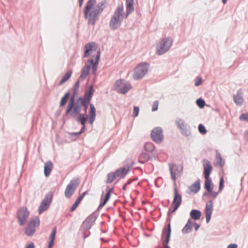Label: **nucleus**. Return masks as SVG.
<instances>
[{"label": "nucleus", "instance_id": "nucleus-1", "mask_svg": "<svg viewBox=\"0 0 248 248\" xmlns=\"http://www.w3.org/2000/svg\"><path fill=\"white\" fill-rule=\"evenodd\" d=\"M96 0H89L83 10L84 17L88 19L89 25L94 26L99 18V15L92 10Z\"/></svg>", "mask_w": 248, "mask_h": 248}, {"label": "nucleus", "instance_id": "nucleus-2", "mask_svg": "<svg viewBox=\"0 0 248 248\" xmlns=\"http://www.w3.org/2000/svg\"><path fill=\"white\" fill-rule=\"evenodd\" d=\"M124 14L123 5H118L109 21V26L111 30H114L121 25Z\"/></svg>", "mask_w": 248, "mask_h": 248}, {"label": "nucleus", "instance_id": "nucleus-3", "mask_svg": "<svg viewBox=\"0 0 248 248\" xmlns=\"http://www.w3.org/2000/svg\"><path fill=\"white\" fill-rule=\"evenodd\" d=\"M74 95H72L70 98L69 102L67 106L65 111V115L70 114L71 116L73 117L76 115H79L81 110V104L78 98L75 102Z\"/></svg>", "mask_w": 248, "mask_h": 248}, {"label": "nucleus", "instance_id": "nucleus-4", "mask_svg": "<svg viewBox=\"0 0 248 248\" xmlns=\"http://www.w3.org/2000/svg\"><path fill=\"white\" fill-rule=\"evenodd\" d=\"M172 39L170 37L163 39L156 46V53L162 55L169 50L172 44Z\"/></svg>", "mask_w": 248, "mask_h": 248}, {"label": "nucleus", "instance_id": "nucleus-5", "mask_svg": "<svg viewBox=\"0 0 248 248\" xmlns=\"http://www.w3.org/2000/svg\"><path fill=\"white\" fill-rule=\"evenodd\" d=\"M148 70L149 64L147 63H140L135 69L133 78L136 80L142 78L147 73Z\"/></svg>", "mask_w": 248, "mask_h": 248}, {"label": "nucleus", "instance_id": "nucleus-6", "mask_svg": "<svg viewBox=\"0 0 248 248\" xmlns=\"http://www.w3.org/2000/svg\"><path fill=\"white\" fill-rule=\"evenodd\" d=\"M115 87L118 93L125 94L132 88V86L129 82L121 79L115 82Z\"/></svg>", "mask_w": 248, "mask_h": 248}, {"label": "nucleus", "instance_id": "nucleus-7", "mask_svg": "<svg viewBox=\"0 0 248 248\" xmlns=\"http://www.w3.org/2000/svg\"><path fill=\"white\" fill-rule=\"evenodd\" d=\"M80 183V180L78 178L72 179L69 184L66 186L64 191V195L66 198H70L74 194L77 187Z\"/></svg>", "mask_w": 248, "mask_h": 248}, {"label": "nucleus", "instance_id": "nucleus-8", "mask_svg": "<svg viewBox=\"0 0 248 248\" xmlns=\"http://www.w3.org/2000/svg\"><path fill=\"white\" fill-rule=\"evenodd\" d=\"M52 200V194L51 193H48L45 195V198L40 203L38 208V212L40 215L49 208Z\"/></svg>", "mask_w": 248, "mask_h": 248}, {"label": "nucleus", "instance_id": "nucleus-9", "mask_svg": "<svg viewBox=\"0 0 248 248\" xmlns=\"http://www.w3.org/2000/svg\"><path fill=\"white\" fill-rule=\"evenodd\" d=\"M169 170L170 171L171 178L175 183L177 177L180 176L183 171V167L180 165H176L173 163L169 164Z\"/></svg>", "mask_w": 248, "mask_h": 248}, {"label": "nucleus", "instance_id": "nucleus-10", "mask_svg": "<svg viewBox=\"0 0 248 248\" xmlns=\"http://www.w3.org/2000/svg\"><path fill=\"white\" fill-rule=\"evenodd\" d=\"M176 124L177 127L180 129L181 134L186 137H188L191 134L190 127L184 120L180 118H177Z\"/></svg>", "mask_w": 248, "mask_h": 248}, {"label": "nucleus", "instance_id": "nucleus-11", "mask_svg": "<svg viewBox=\"0 0 248 248\" xmlns=\"http://www.w3.org/2000/svg\"><path fill=\"white\" fill-rule=\"evenodd\" d=\"M151 136L153 141L157 143L162 142L164 136L161 127H156L153 129L151 133Z\"/></svg>", "mask_w": 248, "mask_h": 248}, {"label": "nucleus", "instance_id": "nucleus-12", "mask_svg": "<svg viewBox=\"0 0 248 248\" xmlns=\"http://www.w3.org/2000/svg\"><path fill=\"white\" fill-rule=\"evenodd\" d=\"M39 224L40 221L38 218L31 220L25 228V233L27 236H32L35 232V227L39 226Z\"/></svg>", "mask_w": 248, "mask_h": 248}, {"label": "nucleus", "instance_id": "nucleus-13", "mask_svg": "<svg viewBox=\"0 0 248 248\" xmlns=\"http://www.w3.org/2000/svg\"><path fill=\"white\" fill-rule=\"evenodd\" d=\"M29 216V212L26 207H21L17 212V217L19 224L23 225Z\"/></svg>", "mask_w": 248, "mask_h": 248}, {"label": "nucleus", "instance_id": "nucleus-14", "mask_svg": "<svg viewBox=\"0 0 248 248\" xmlns=\"http://www.w3.org/2000/svg\"><path fill=\"white\" fill-rule=\"evenodd\" d=\"M171 232L170 224H168L167 229H164L162 234V244L164 248H170L168 246Z\"/></svg>", "mask_w": 248, "mask_h": 248}, {"label": "nucleus", "instance_id": "nucleus-15", "mask_svg": "<svg viewBox=\"0 0 248 248\" xmlns=\"http://www.w3.org/2000/svg\"><path fill=\"white\" fill-rule=\"evenodd\" d=\"M203 167V174L204 177L210 176V173L212 171L213 167L211 163L207 159H204L202 160Z\"/></svg>", "mask_w": 248, "mask_h": 248}, {"label": "nucleus", "instance_id": "nucleus-16", "mask_svg": "<svg viewBox=\"0 0 248 248\" xmlns=\"http://www.w3.org/2000/svg\"><path fill=\"white\" fill-rule=\"evenodd\" d=\"M100 51L99 50L97 52V54L95 58V62H94V60L93 58L89 59L88 61V63L91 64V67L92 66V71L93 74H95L97 71V65L98 64V61L100 59Z\"/></svg>", "mask_w": 248, "mask_h": 248}, {"label": "nucleus", "instance_id": "nucleus-17", "mask_svg": "<svg viewBox=\"0 0 248 248\" xmlns=\"http://www.w3.org/2000/svg\"><path fill=\"white\" fill-rule=\"evenodd\" d=\"M144 150L145 151L151 155V157L155 158L157 156V151L153 143L151 142L146 143L144 145Z\"/></svg>", "mask_w": 248, "mask_h": 248}, {"label": "nucleus", "instance_id": "nucleus-18", "mask_svg": "<svg viewBox=\"0 0 248 248\" xmlns=\"http://www.w3.org/2000/svg\"><path fill=\"white\" fill-rule=\"evenodd\" d=\"M213 202L211 200L209 201L206 205L205 207V217H206V221L207 223H208L211 217V215L212 214V211L213 210Z\"/></svg>", "mask_w": 248, "mask_h": 248}, {"label": "nucleus", "instance_id": "nucleus-19", "mask_svg": "<svg viewBox=\"0 0 248 248\" xmlns=\"http://www.w3.org/2000/svg\"><path fill=\"white\" fill-rule=\"evenodd\" d=\"M234 102L238 106H241L243 102V92L241 89L237 91L236 94L233 96Z\"/></svg>", "mask_w": 248, "mask_h": 248}, {"label": "nucleus", "instance_id": "nucleus-20", "mask_svg": "<svg viewBox=\"0 0 248 248\" xmlns=\"http://www.w3.org/2000/svg\"><path fill=\"white\" fill-rule=\"evenodd\" d=\"M182 202V196L177 192V189H174V199L172 205H175V208L179 207Z\"/></svg>", "mask_w": 248, "mask_h": 248}, {"label": "nucleus", "instance_id": "nucleus-21", "mask_svg": "<svg viewBox=\"0 0 248 248\" xmlns=\"http://www.w3.org/2000/svg\"><path fill=\"white\" fill-rule=\"evenodd\" d=\"M94 92V90L93 85H90L89 90L85 91L84 97H82V99L84 100L85 101L90 102Z\"/></svg>", "mask_w": 248, "mask_h": 248}, {"label": "nucleus", "instance_id": "nucleus-22", "mask_svg": "<svg viewBox=\"0 0 248 248\" xmlns=\"http://www.w3.org/2000/svg\"><path fill=\"white\" fill-rule=\"evenodd\" d=\"M95 45L93 42H90L86 44L84 46V57L87 58L89 57L93 52V46Z\"/></svg>", "mask_w": 248, "mask_h": 248}, {"label": "nucleus", "instance_id": "nucleus-23", "mask_svg": "<svg viewBox=\"0 0 248 248\" xmlns=\"http://www.w3.org/2000/svg\"><path fill=\"white\" fill-rule=\"evenodd\" d=\"M112 189H108L104 199H103V196L104 195V192H103L101 196V199L100 200V203L98 208V209L102 208L106 204V203L109 199L110 193L111 192H112Z\"/></svg>", "mask_w": 248, "mask_h": 248}, {"label": "nucleus", "instance_id": "nucleus-24", "mask_svg": "<svg viewBox=\"0 0 248 248\" xmlns=\"http://www.w3.org/2000/svg\"><path fill=\"white\" fill-rule=\"evenodd\" d=\"M106 1L105 0H103L98 3L95 7L92 9V10L99 15L104 10L106 7Z\"/></svg>", "mask_w": 248, "mask_h": 248}, {"label": "nucleus", "instance_id": "nucleus-25", "mask_svg": "<svg viewBox=\"0 0 248 248\" xmlns=\"http://www.w3.org/2000/svg\"><path fill=\"white\" fill-rule=\"evenodd\" d=\"M90 69H91V64H89V63H88V62H87V63L85 64L84 67L83 68L82 72H81V74L79 78L81 80H84L85 79L89 73Z\"/></svg>", "mask_w": 248, "mask_h": 248}, {"label": "nucleus", "instance_id": "nucleus-26", "mask_svg": "<svg viewBox=\"0 0 248 248\" xmlns=\"http://www.w3.org/2000/svg\"><path fill=\"white\" fill-rule=\"evenodd\" d=\"M53 168V164L51 161L46 162L44 165V174L46 177L49 176Z\"/></svg>", "mask_w": 248, "mask_h": 248}, {"label": "nucleus", "instance_id": "nucleus-27", "mask_svg": "<svg viewBox=\"0 0 248 248\" xmlns=\"http://www.w3.org/2000/svg\"><path fill=\"white\" fill-rule=\"evenodd\" d=\"M115 172L117 177H121L124 178L127 174L128 169L125 167H122L117 169Z\"/></svg>", "mask_w": 248, "mask_h": 248}, {"label": "nucleus", "instance_id": "nucleus-28", "mask_svg": "<svg viewBox=\"0 0 248 248\" xmlns=\"http://www.w3.org/2000/svg\"><path fill=\"white\" fill-rule=\"evenodd\" d=\"M134 0H126V17L134 11Z\"/></svg>", "mask_w": 248, "mask_h": 248}, {"label": "nucleus", "instance_id": "nucleus-29", "mask_svg": "<svg viewBox=\"0 0 248 248\" xmlns=\"http://www.w3.org/2000/svg\"><path fill=\"white\" fill-rule=\"evenodd\" d=\"M204 178L205 179L204 187L208 192H211L213 189V185L212 184L211 179L210 177H204Z\"/></svg>", "mask_w": 248, "mask_h": 248}, {"label": "nucleus", "instance_id": "nucleus-30", "mask_svg": "<svg viewBox=\"0 0 248 248\" xmlns=\"http://www.w3.org/2000/svg\"><path fill=\"white\" fill-rule=\"evenodd\" d=\"M193 226V222H192L190 219H189L183 228L182 232L183 233H188L192 231Z\"/></svg>", "mask_w": 248, "mask_h": 248}, {"label": "nucleus", "instance_id": "nucleus-31", "mask_svg": "<svg viewBox=\"0 0 248 248\" xmlns=\"http://www.w3.org/2000/svg\"><path fill=\"white\" fill-rule=\"evenodd\" d=\"M201 215V212L197 209H193L190 213V217L194 220H198L200 219Z\"/></svg>", "mask_w": 248, "mask_h": 248}, {"label": "nucleus", "instance_id": "nucleus-32", "mask_svg": "<svg viewBox=\"0 0 248 248\" xmlns=\"http://www.w3.org/2000/svg\"><path fill=\"white\" fill-rule=\"evenodd\" d=\"M200 181H197L190 186L189 189L192 192L197 193L200 190Z\"/></svg>", "mask_w": 248, "mask_h": 248}, {"label": "nucleus", "instance_id": "nucleus-33", "mask_svg": "<svg viewBox=\"0 0 248 248\" xmlns=\"http://www.w3.org/2000/svg\"><path fill=\"white\" fill-rule=\"evenodd\" d=\"M88 116L86 114H79L77 119V121L79 122L82 125H84L87 121Z\"/></svg>", "mask_w": 248, "mask_h": 248}, {"label": "nucleus", "instance_id": "nucleus-34", "mask_svg": "<svg viewBox=\"0 0 248 248\" xmlns=\"http://www.w3.org/2000/svg\"><path fill=\"white\" fill-rule=\"evenodd\" d=\"M72 74V71H67L64 75L62 77L61 81L59 82V85H62L63 83H64L65 82H66L71 77Z\"/></svg>", "mask_w": 248, "mask_h": 248}, {"label": "nucleus", "instance_id": "nucleus-35", "mask_svg": "<svg viewBox=\"0 0 248 248\" xmlns=\"http://www.w3.org/2000/svg\"><path fill=\"white\" fill-rule=\"evenodd\" d=\"M216 160L217 164H219L221 167L224 165L225 162L223 160L220 154L217 151L216 152Z\"/></svg>", "mask_w": 248, "mask_h": 248}, {"label": "nucleus", "instance_id": "nucleus-36", "mask_svg": "<svg viewBox=\"0 0 248 248\" xmlns=\"http://www.w3.org/2000/svg\"><path fill=\"white\" fill-rule=\"evenodd\" d=\"M117 178L115 172H111L108 174V177L106 181V183L109 184L112 183L113 180Z\"/></svg>", "mask_w": 248, "mask_h": 248}, {"label": "nucleus", "instance_id": "nucleus-37", "mask_svg": "<svg viewBox=\"0 0 248 248\" xmlns=\"http://www.w3.org/2000/svg\"><path fill=\"white\" fill-rule=\"evenodd\" d=\"M69 96H70L69 93H67L64 94V95L61 99L60 104V107H62L65 105L69 97Z\"/></svg>", "mask_w": 248, "mask_h": 248}, {"label": "nucleus", "instance_id": "nucleus-38", "mask_svg": "<svg viewBox=\"0 0 248 248\" xmlns=\"http://www.w3.org/2000/svg\"><path fill=\"white\" fill-rule=\"evenodd\" d=\"M79 101H80V103L81 104V107H84V114H86L87 110L88 108L89 104L90 102H88L87 101H85L84 100L82 99V97H80L78 98Z\"/></svg>", "mask_w": 248, "mask_h": 248}, {"label": "nucleus", "instance_id": "nucleus-39", "mask_svg": "<svg viewBox=\"0 0 248 248\" xmlns=\"http://www.w3.org/2000/svg\"><path fill=\"white\" fill-rule=\"evenodd\" d=\"M140 158L144 159L145 161H147L153 157H151V155L144 150L141 152L140 155Z\"/></svg>", "mask_w": 248, "mask_h": 248}, {"label": "nucleus", "instance_id": "nucleus-40", "mask_svg": "<svg viewBox=\"0 0 248 248\" xmlns=\"http://www.w3.org/2000/svg\"><path fill=\"white\" fill-rule=\"evenodd\" d=\"M79 83H80L79 82V80H78L76 82V83H75V85H74V87L73 88V91H72V95H74V97L76 96V94L77 93V92L78 91V88H79Z\"/></svg>", "mask_w": 248, "mask_h": 248}, {"label": "nucleus", "instance_id": "nucleus-41", "mask_svg": "<svg viewBox=\"0 0 248 248\" xmlns=\"http://www.w3.org/2000/svg\"><path fill=\"white\" fill-rule=\"evenodd\" d=\"M90 111L89 112L90 117H96V109L94 105L92 104H90Z\"/></svg>", "mask_w": 248, "mask_h": 248}, {"label": "nucleus", "instance_id": "nucleus-42", "mask_svg": "<svg viewBox=\"0 0 248 248\" xmlns=\"http://www.w3.org/2000/svg\"><path fill=\"white\" fill-rule=\"evenodd\" d=\"M82 200L81 199V197H78V199L76 200L75 203L73 204L72 206L71 207L70 211L71 212L74 211L77 208V206Z\"/></svg>", "mask_w": 248, "mask_h": 248}, {"label": "nucleus", "instance_id": "nucleus-43", "mask_svg": "<svg viewBox=\"0 0 248 248\" xmlns=\"http://www.w3.org/2000/svg\"><path fill=\"white\" fill-rule=\"evenodd\" d=\"M56 232H57V227H56V226H55L53 228V229L51 231V234L50 235V236L49 238V241H54L55 238V235H56Z\"/></svg>", "mask_w": 248, "mask_h": 248}, {"label": "nucleus", "instance_id": "nucleus-44", "mask_svg": "<svg viewBox=\"0 0 248 248\" xmlns=\"http://www.w3.org/2000/svg\"><path fill=\"white\" fill-rule=\"evenodd\" d=\"M196 104L200 108H203L205 105V101L204 100L199 98L196 100Z\"/></svg>", "mask_w": 248, "mask_h": 248}, {"label": "nucleus", "instance_id": "nucleus-45", "mask_svg": "<svg viewBox=\"0 0 248 248\" xmlns=\"http://www.w3.org/2000/svg\"><path fill=\"white\" fill-rule=\"evenodd\" d=\"M198 129L199 132L202 134H205L206 133L207 131L205 129V127L202 124H200L198 126Z\"/></svg>", "mask_w": 248, "mask_h": 248}, {"label": "nucleus", "instance_id": "nucleus-46", "mask_svg": "<svg viewBox=\"0 0 248 248\" xmlns=\"http://www.w3.org/2000/svg\"><path fill=\"white\" fill-rule=\"evenodd\" d=\"M202 78L200 77H197L195 79V86H198L202 84Z\"/></svg>", "mask_w": 248, "mask_h": 248}, {"label": "nucleus", "instance_id": "nucleus-47", "mask_svg": "<svg viewBox=\"0 0 248 248\" xmlns=\"http://www.w3.org/2000/svg\"><path fill=\"white\" fill-rule=\"evenodd\" d=\"M224 187V179L223 177H221L219 180V192H220L221 191Z\"/></svg>", "mask_w": 248, "mask_h": 248}, {"label": "nucleus", "instance_id": "nucleus-48", "mask_svg": "<svg viewBox=\"0 0 248 248\" xmlns=\"http://www.w3.org/2000/svg\"><path fill=\"white\" fill-rule=\"evenodd\" d=\"M158 101L157 100L153 102V107H152V111H156L158 109Z\"/></svg>", "mask_w": 248, "mask_h": 248}, {"label": "nucleus", "instance_id": "nucleus-49", "mask_svg": "<svg viewBox=\"0 0 248 248\" xmlns=\"http://www.w3.org/2000/svg\"><path fill=\"white\" fill-rule=\"evenodd\" d=\"M239 119L243 121H247L248 120V113H244L239 117Z\"/></svg>", "mask_w": 248, "mask_h": 248}, {"label": "nucleus", "instance_id": "nucleus-50", "mask_svg": "<svg viewBox=\"0 0 248 248\" xmlns=\"http://www.w3.org/2000/svg\"><path fill=\"white\" fill-rule=\"evenodd\" d=\"M139 108L138 107L135 106L134 107L133 115L135 117H136L138 116V115H139Z\"/></svg>", "mask_w": 248, "mask_h": 248}, {"label": "nucleus", "instance_id": "nucleus-51", "mask_svg": "<svg viewBox=\"0 0 248 248\" xmlns=\"http://www.w3.org/2000/svg\"><path fill=\"white\" fill-rule=\"evenodd\" d=\"M209 193H210V195L212 197H213V198H216L217 196L218 195V193H219V191L218 192H214V191H213V190L211 191V192H208Z\"/></svg>", "mask_w": 248, "mask_h": 248}, {"label": "nucleus", "instance_id": "nucleus-52", "mask_svg": "<svg viewBox=\"0 0 248 248\" xmlns=\"http://www.w3.org/2000/svg\"><path fill=\"white\" fill-rule=\"evenodd\" d=\"M173 206V209L172 210L171 208H170L168 212V214L169 215L170 213H172L173 212H175L179 207L175 208V205Z\"/></svg>", "mask_w": 248, "mask_h": 248}, {"label": "nucleus", "instance_id": "nucleus-53", "mask_svg": "<svg viewBox=\"0 0 248 248\" xmlns=\"http://www.w3.org/2000/svg\"><path fill=\"white\" fill-rule=\"evenodd\" d=\"M89 223L88 220H87V219H86L83 223V225H86L87 226V228L88 229H90L91 228V226L90 224H88Z\"/></svg>", "mask_w": 248, "mask_h": 248}, {"label": "nucleus", "instance_id": "nucleus-54", "mask_svg": "<svg viewBox=\"0 0 248 248\" xmlns=\"http://www.w3.org/2000/svg\"><path fill=\"white\" fill-rule=\"evenodd\" d=\"M69 134L71 136V137H74V136L78 137L80 135V134H78V132L69 133Z\"/></svg>", "mask_w": 248, "mask_h": 248}, {"label": "nucleus", "instance_id": "nucleus-55", "mask_svg": "<svg viewBox=\"0 0 248 248\" xmlns=\"http://www.w3.org/2000/svg\"><path fill=\"white\" fill-rule=\"evenodd\" d=\"M227 248H237V245L236 244H232L228 245Z\"/></svg>", "mask_w": 248, "mask_h": 248}, {"label": "nucleus", "instance_id": "nucleus-56", "mask_svg": "<svg viewBox=\"0 0 248 248\" xmlns=\"http://www.w3.org/2000/svg\"><path fill=\"white\" fill-rule=\"evenodd\" d=\"M193 225L194 226L195 231H197L200 228V225L196 222H193Z\"/></svg>", "mask_w": 248, "mask_h": 248}, {"label": "nucleus", "instance_id": "nucleus-57", "mask_svg": "<svg viewBox=\"0 0 248 248\" xmlns=\"http://www.w3.org/2000/svg\"><path fill=\"white\" fill-rule=\"evenodd\" d=\"M95 117H89V122L91 124H93V122L95 120Z\"/></svg>", "mask_w": 248, "mask_h": 248}, {"label": "nucleus", "instance_id": "nucleus-58", "mask_svg": "<svg viewBox=\"0 0 248 248\" xmlns=\"http://www.w3.org/2000/svg\"><path fill=\"white\" fill-rule=\"evenodd\" d=\"M25 248H34V246L33 243H31L27 245Z\"/></svg>", "mask_w": 248, "mask_h": 248}, {"label": "nucleus", "instance_id": "nucleus-59", "mask_svg": "<svg viewBox=\"0 0 248 248\" xmlns=\"http://www.w3.org/2000/svg\"><path fill=\"white\" fill-rule=\"evenodd\" d=\"M85 130V125H83V127L81 128L79 132H78V134H80V135L83 132H84Z\"/></svg>", "mask_w": 248, "mask_h": 248}, {"label": "nucleus", "instance_id": "nucleus-60", "mask_svg": "<svg viewBox=\"0 0 248 248\" xmlns=\"http://www.w3.org/2000/svg\"><path fill=\"white\" fill-rule=\"evenodd\" d=\"M53 243H54V241H49L48 245V248H52Z\"/></svg>", "mask_w": 248, "mask_h": 248}, {"label": "nucleus", "instance_id": "nucleus-61", "mask_svg": "<svg viewBox=\"0 0 248 248\" xmlns=\"http://www.w3.org/2000/svg\"><path fill=\"white\" fill-rule=\"evenodd\" d=\"M88 192L85 191L80 196H79V197H81V199L82 200L84 196L87 194Z\"/></svg>", "mask_w": 248, "mask_h": 248}, {"label": "nucleus", "instance_id": "nucleus-62", "mask_svg": "<svg viewBox=\"0 0 248 248\" xmlns=\"http://www.w3.org/2000/svg\"><path fill=\"white\" fill-rule=\"evenodd\" d=\"M78 1H79V7H81L82 5V4H83L84 0H78Z\"/></svg>", "mask_w": 248, "mask_h": 248}, {"label": "nucleus", "instance_id": "nucleus-63", "mask_svg": "<svg viewBox=\"0 0 248 248\" xmlns=\"http://www.w3.org/2000/svg\"><path fill=\"white\" fill-rule=\"evenodd\" d=\"M132 182V181H128L125 185L127 186L128 185H130Z\"/></svg>", "mask_w": 248, "mask_h": 248}, {"label": "nucleus", "instance_id": "nucleus-64", "mask_svg": "<svg viewBox=\"0 0 248 248\" xmlns=\"http://www.w3.org/2000/svg\"><path fill=\"white\" fill-rule=\"evenodd\" d=\"M228 0H222V3L225 4L227 3Z\"/></svg>", "mask_w": 248, "mask_h": 248}]
</instances>
